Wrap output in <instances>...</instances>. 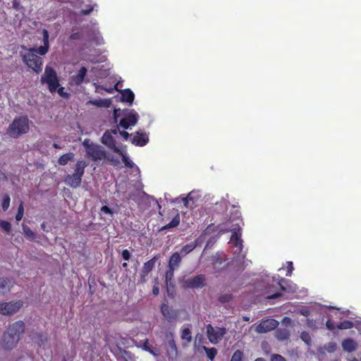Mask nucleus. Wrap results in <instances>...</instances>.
<instances>
[{"label":"nucleus","instance_id":"obj_1","mask_svg":"<svg viewBox=\"0 0 361 361\" xmlns=\"http://www.w3.org/2000/svg\"><path fill=\"white\" fill-rule=\"evenodd\" d=\"M25 326L23 321H17L11 324L3 334L1 346L5 350L14 348L19 342L21 335L25 332Z\"/></svg>","mask_w":361,"mask_h":361},{"label":"nucleus","instance_id":"obj_2","mask_svg":"<svg viewBox=\"0 0 361 361\" xmlns=\"http://www.w3.org/2000/svg\"><path fill=\"white\" fill-rule=\"evenodd\" d=\"M30 130L29 119L26 116L16 117L9 125L6 133L11 137L18 138L22 135L26 134Z\"/></svg>","mask_w":361,"mask_h":361},{"label":"nucleus","instance_id":"obj_3","mask_svg":"<svg viewBox=\"0 0 361 361\" xmlns=\"http://www.w3.org/2000/svg\"><path fill=\"white\" fill-rule=\"evenodd\" d=\"M87 165V163L85 160L77 161L75 165L73 173L68 174L65 176V183L72 188H78L82 183V178L85 173V169Z\"/></svg>","mask_w":361,"mask_h":361},{"label":"nucleus","instance_id":"obj_4","mask_svg":"<svg viewBox=\"0 0 361 361\" xmlns=\"http://www.w3.org/2000/svg\"><path fill=\"white\" fill-rule=\"evenodd\" d=\"M42 84H47L50 92H56L59 87V79L56 71L51 66H47L44 68V74L40 80Z\"/></svg>","mask_w":361,"mask_h":361},{"label":"nucleus","instance_id":"obj_5","mask_svg":"<svg viewBox=\"0 0 361 361\" xmlns=\"http://www.w3.org/2000/svg\"><path fill=\"white\" fill-rule=\"evenodd\" d=\"M23 48L26 50L27 49L25 47ZM38 51H31L28 49V52L23 55V61L31 69L33 70L36 73H39L42 71V59L41 57L37 55Z\"/></svg>","mask_w":361,"mask_h":361},{"label":"nucleus","instance_id":"obj_6","mask_svg":"<svg viewBox=\"0 0 361 361\" xmlns=\"http://www.w3.org/2000/svg\"><path fill=\"white\" fill-rule=\"evenodd\" d=\"M226 331L225 328H214L211 324L207 326V334L209 341L212 343H218L225 335Z\"/></svg>","mask_w":361,"mask_h":361},{"label":"nucleus","instance_id":"obj_7","mask_svg":"<svg viewBox=\"0 0 361 361\" xmlns=\"http://www.w3.org/2000/svg\"><path fill=\"white\" fill-rule=\"evenodd\" d=\"M23 306L20 300L9 302L0 303V314L3 315H12L16 313Z\"/></svg>","mask_w":361,"mask_h":361},{"label":"nucleus","instance_id":"obj_8","mask_svg":"<svg viewBox=\"0 0 361 361\" xmlns=\"http://www.w3.org/2000/svg\"><path fill=\"white\" fill-rule=\"evenodd\" d=\"M205 276L203 274H199L191 277L185 281V286L188 288H199L205 286Z\"/></svg>","mask_w":361,"mask_h":361},{"label":"nucleus","instance_id":"obj_9","mask_svg":"<svg viewBox=\"0 0 361 361\" xmlns=\"http://www.w3.org/2000/svg\"><path fill=\"white\" fill-rule=\"evenodd\" d=\"M278 325L279 322L274 319H266L256 327V331L259 334L267 333L275 329Z\"/></svg>","mask_w":361,"mask_h":361},{"label":"nucleus","instance_id":"obj_10","mask_svg":"<svg viewBox=\"0 0 361 361\" xmlns=\"http://www.w3.org/2000/svg\"><path fill=\"white\" fill-rule=\"evenodd\" d=\"M160 255H157L153 257L152 259L144 263L143 267L141 270L140 274V281L142 282H145V277L149 274V273L154 269L156 262L159 259Z\"/></svg>","mask_w":361,"mask_h":361},{"label":"nucleus","instance_id":"obj_11","mask_svg":"<svg viewBox=\"0 0 361 361\" xmlns=\"http://www.w3.org/2000/svg\"><path fill=\"white\" fill-rule=\"evenodd\" d=\"M42 41H43V45L38 47V48H30L31 51H38V54L41 56L45 55L49 49V32L44 29L42 30Z\"/></svg>","mask_w":361,"mask_h":361},{"label":"nucleus","instance_id":"obj_12","mask_svg":"<svg viewBox=\"0 0 361 361\" xmlns=\"http://www.w3.org/2000/svg\"><path fill=\"white\" fill-rule=\"evenodd\" d=\"M102 142L106 145L110 149H111L115 153H120L121 149L116 147V141L111 133H109V130H106L102 137Z\"/></svg>","mask_w":361,"mask_h":361},{"label":"nucleus","instance_id":"obj_13","mask_svg":"<svg viewBox=\"0 0 361 361\" xmlns=\"http://www.w3.org/2000/svg\"><path fill=\"white\" fill-rule=\"evenodd\" d=\"M86 152L95 161L102 160L106 157L105 151L97 145H93Z\"/></svg>","mask_w":361,"mask_h":361},{"label":"nucleus","instance_id":"obj_14","mask_svg":"<svg viewBox=\"0 0 361 361\" xmlns=\"http://www.w3.org/2000/svg\"><path fill=\"white\" fill-rule=\"evenodd\" d=\"M137 119L138 115L137 113L131 112L121 119L119 126L124 129H128L130 126L135 125L137 122Z\"/></svg>","mask_w":361,"mask_h":361},{"label":"nucleus","instance_id":"obj_15","mask_svg":"<svg viewBox=\"0 0 361 361\" xmlns=\"http://www.w3.org/2000/svg\"><path fill=\"white\" fill-rule=\"evenodd\" d=\"M160 310L164 318L169 322H172L177 319V312L171 309L167 304L162 303L160 307Z\"/></svg>","mask_w":361,"mask_h":361},{"label":"nucleus","instance_id":"obj_16","mask_svg":"<svg viewBox=\"0 0 361 361\" xmlns=\"http://www.w3.org/2000/svg\"><path fill=\"white\" fill-rule=\"evenodd\" d=\"M166 338L169 339L168 343L166 344V352L167 354L171 355L176 356L178 354V349L176 346V341L174 340V336L172 332H169L166 334Z\"/></svg>","mask_w":361,"mask_h":361},{"label":"nucleus","instance_id":"obj_17","mask_svg":"<svg viewBox=\"0 0 361 361\" xmlns=\"http://www.w3.org/2000/svg\"><path fill=\"white\" fill-rule=\"evenodd\" d=\"M87 73V69L84 66L81 67L76 74L71 77V83L75 85H81L85 81Z\"/></svg>","mask_w":361,"mask_h":361},{"label":"nucleus","instance_id":"obj_18","mask_svg":"<svg viewBox=\"0 0 361 361\" xmlns=\"http://www.w3.org/2000/svg\"><path fill=\"white\" fill-rule=\"evenodd\" d=\"M131 142L136 146L143 147L149 142V137L146 133L137 131L134 134Z\"/></svg>","mask_w":361,"mask_h":361},{"label":"nucleus","instance_id":"obj_19","mask_svg":"<svg viewBox=\"0 0 361 361\" xmlns=\"http://www.w3.org/2000/svg\"><path fill=\"white\" fill-rule=\"evenodd\" d=\"M202 243V240L201 237L197 238V239L195 240V241L183 246L182 248L180 249V254L182 255V256L187 255L188 254L190 253L192 250H194L197 246L200 245Z\"/></svg>","mask_w":361,"mask_h":361},{"label":"nucleus","instance_id":"obj_20","mask_svg":"<svg viewBox=\"0 0 361 361\" xmlns=\"http://www.w3.org/2000/svg\"><path fill=\"white\" fill-rule=\"evenodd\" d=\"M343 350L348 353H352L357 348L356 342L352 338H345L342 341L341 343Z\"/></svg>","mask_w":361,"mask_h":361},{"label":"nucleus","instance_id":"obj_21","mask_svg":"<svg viewBox=\"0 0 361 361\" xmlns=\"http://www.w3.org/2000/svg\"><path fill=\"white\" fill-rule=\"evenodd\" d=\"M182 259L180 257V254L178 252H173L169 260V267H172L173 269H177L179 267L181 263Z\"/></svg>","mask_w":361,"mask_h":361},{"label":"nucleus","instance_id":"obj_22","mask_svg":"<svg viewBox=\"0 0 361 361\" xmlns=\"http://www.w3.org/2000/svg\"><path fill=\"white\" fill-rule=\"evenodd\" d=\"M135 99V94L130 89H126L121 92V101L123 102H128L130 104L133 102Z\"/></svg>","mask_w":361,"mask_h":361},{"label":"nucleus","instance_id":"obj_23","mask_svg":"<svg viewBox=\"0 0 361 361\" xmlns=\"http://www.w3.org/2000/svg\"><path fill=\"white\" fill-rule=\"evenodd\" d=\"M180 224V214L177 213L172 220L166 225L162 226L160 231H165L169 228H176Z\"/></svg>","mask_w":361,"mask_h":361},{"label":"nucleus","instance_id":"obj_24","mask_svg":"<svg viewBox=\"0 0 361 361\" xmlns=\"http://www.w3.org/2000/svg\"><path fill=\"white\" fill-rule=\"evenodd\" d=\"M75 154L73 152H68L63 154L58 159V164L60 166H65L69 161H73L74 159Z\"/></svg>","mask_w":361,"mask_h":361},{"label":"nucleus","instance_id":"obj_25","mask_svg":"<svg viewBox=\"0 0 361 361\" xmlns=\"http://www.w3.org/2000/svg\"><path fill=\"white\" fill-rule=\"evenodd\" d=\"M11 289V281L7 278L0 277V293H6Z\"/></svg>","mask_w":361,"mask_h":361},{"label":"nucleus","instance_id":"obj_26","mask_svg":"<svg viewBox=\"0 0 361 361\" xmlns=\"http://www.w3.org/2000/svg\"><path fill=\"white\" fill-rule=\"evenodd\" d=\"M226 262V259L220 257L219 255H216L212 257V265L215 272H219L221 270L219 267L223 263Z\"/></svg>","mask_w":361,"mask_h":361},{"label":"nucleus","instance_id":"obj_27","mask_svg":"<svg viewBox=\"0 0 361 361\" xmlns=\"http://www.w3.org/2000/svg\"><path fill=\"white\" fill-rule=\"evenodd\" d=\"M276 336L279 341L288 340L290 337V332L286 329H278L276 331Z\"/></svg>","mask_w":361,"mask_h":361},{"label":"nucleus","instance_id":"obj_28","mask_svg":"<svg viewBox=\"0 0 361 361\" xmlns=\"http://www.w3.org/2000/svg\"><path fill=\"white\" fill-rule=\"evenodd\" d=\"M231 240L234 244V245L240 250V251L243 249V240L240 238V234L238 233L237 232H233L232 233Z\"/></svg>","mask_w":361,"mask_h":361},{"label":"nucleus","instance_id":"obj_29","mask_svg":"<svg viewBox=\"0 0 361 361\" xmlns=\"http://www.w3.org/2000/svg\"><path fill=\"white\" fill-rule=\"evenodd\" d=\"M180 338L182 340L186 341L188 343H190L192 341V332L190 329L188 327L184 328L182 330Z\"/></svg>","mask_w":361,"mask_h":361},{"label":"nucleus","instance_id":"obj_30","mask_svg":"<svg viewBox=\"0 0 361 361\" xmlns=\"http://www.w3.org/2000/svg\"><path fill=\"white\" fill-rule=\"evenodd\" d=\"M175 270H176V269L168 267V269L165 274V282L167 286L171 284V282L173 281V277H174V271Z\"/></svg>","mask_w":361,"mask_h":361},{"label":"nucleus","instance_id":"obj_31","mask_svg":"<svg viewBox=\"0 0 361 361\" xmlns=\"http://www.w3.org/2000/svg\"><path fill=\"white\" fill-rule=\"evenodd\" d=\"M119 154L121 158L122 161L124 163L125 166L128 168H133L134 166V163L126 156V154L121 149L120 153H117Z\"/></svg>","mask_w":361,"mask_h":361},{"label":"nucleus","instance_id":"obj_32","mask_svg":"<svg viewBox=\"0 0 361 361\" xmlns=\"http://www.w3.org/2000/svg\"><path fill=\"white\" fill-rule=\"evenodd\" d=\"M353 326H354L353 322L350 320H345L342 322H340L337 325V328L338 329H352Z\"/></svg>","mask_w":361,"mask_h":361},{"label":"nucleus","instance_id":"obj_33","mask_svg":"<svg viewBox=\"0 0 361 361\" xmlns=\"http://www.w3.org/2000/svg\"><path fill=\"white\" fill-rule=\"evenodd\" d=\"M204 349L206 352L207 357L209 360H213L217 354V350L215 348H209L206 347H204Z\"/></svg>","mask_w":361,"mask_h":361},{"label":"nucleus","instance_id":"obj_34","mask_svg":"<svg viewBox=\"0 0 361 361\" xmlns=\"http://www.w3.org/2000/svg\"><path fill=\"white\" fill-rule=\"evenodd\" d=\"M10 202H11L10 196L8 194H5L3 196L2 202H1V207L4 212H6L8 209V207L10 206Z\"/></svg>","mask_w":361,"mask_h":361},{"label":"nucleus","instance_id":"obj_35","mask_svg":"<svg viewBox=\"0 0 361 361\" xmlns=\"http://www.w3.org/2000/svg\"><path fill=\"white\" fill-rule=\"evenodd\" d=\"M243 353L240 350H235L231 359V361H243Z\"/></svg>","mask_w":361,"mask_h":361},{"label":"nucleus","instance_id":"obj_36","mask_svg":"<svg viewBox=\"0 0 361 361\" xmlns=\"http://www.w3.org/2000/svg\"><path fill=\"white\" fill-rule=\"evenodd\" d=\"M0 227L7 233L11 231V225L7 221L0 220Z\"/></svg>","mask_w":361,"mask_h":361},{"label":"nucleus","instance_id":"obj_37","mask_svg":"<svg viewBox=\"0 0 361 361\" xmlns=\"http://www.w3.org/2000/svg\"><path fill=\"white\" fill-rule=\"evenodd\" d=\"M24 215V207L23 202H20V204L18 206V212L16 215V219L17 221H20Z\"/></svg>","mask_w":361,"mask_h":361},{"label":"nucleus","instance_id":"obj_38","mask_svg":"<svg viewBox=\"0 0 361 361\" xmlns=\"http://www.w3.org/2000/svg\"><path fill=\"white\" fill-rule=\"evenodd\" d=\"M233 299V295L230 293L224 294L219 296V302L221 303L228 302Z\"/></svg>","mask_w":361,"mask_h":361},{"label":"nucleus","instance_id":"obj_39","mask_svg":"<svg viewBox=\"0 0 361 361\" xmlns=\"http://www.w3.org/2000/svg\"><path fill=\"white\" fill-rule=\"evenodd\" d=\"M25 235L29 239H33L35 236V233L27 226H23Z\"/></svg>","mask_w":361,"mask_h":361},{"label":"nucleus","instance_id":"obj_40","mask_svg":"<svg viewBox=\"0 0 361 361\" xmlns=\"http://www.w3.org/2000/svg\"><path fill=\"white\" fill-rule=\"evenodd\" d=\"M58 94L63 98H65V99H68L70 96V94L66 92H64V87H58L57 90H56Z\"/></svg>","mask_w":361,"mask_h":361},{"label":"nucleus","instance_id":"obj_41","mask_svg":"<svg viewBox=\"0 0 361 361\" xmlns=\"http://www.w3.org/2000/svg\"><path fill=\"white\" fill-rule=\"evenodd\" d=\"M121 255H122L123 259L126 261H128L131 257L130 252L127 249L123 250L122 251Z\"/></svg>","mask_w":361,"mask_h":361},{"label":"nucleus","instance_id":"obj_42","mask_svg":"<svg viewBox=\"0 0 361 361\" xmlns=\"http://www.w3.org/2000/svg\"><path fill=\"white\" fill-rule=\"evenodd\" d=\"M94 144L91 142V140L90 139H85L82 142V145L85 147L86 152L89 150V149Z\"/></svg>","mask_w":361,"mask_h":361},{"label":"nucleus","instance_id":"obj_43","mask_svg":"<svg viewBox=\"0 0 361 361\" xmlns=\"http://www.w3.org/2000/svg\"><path fill=\"white\" fill-rule=\"evenodd\" d=\"M300 337L306 343H309L311 340L309 334L305 331L301 333Z\"/></svg>","mask_w":361,"mask_h":361},{"label":"nucleus","instance_id":"obj_44","mask_svg":"<svg viewBox=\"0 0 361 361\" xmlns=\"http://www.w3.org/2000/svg\"><path fill=\"white\" fill-rule=\"evenodd\" d=\"M288 267H287V273L286 274V276H290L292 274V272L294 269L293 262H288Z\"/></svg>","mask_w":361,"mask_h":361},{"label":"nucleus","instance_id":"obj_45","mask_svg":"<svg viewBox=\"0 0 361 361\" xmlns=\"http://www.w3.org/2000/svg\"><path fill=\"white\" fill-rule=\"evenodd\" d=\"M271 361H286V359L279 354H274L271 357Z\"/></svg>","mask_w":361,"mask_h":361},{"label":"nucleus","instance_id":"obj_46","mask_svg":"<svg viewBox=\"0 0 361 361\" xmlns=\"http://www.w3.org/2000/svg\"><path fill=\"white\" fill-rule=\"evenodd\" d=\"M288 281L285 279H281L279 282V285L281 287V289L282 290H284V291H286L288 290L287 288L285 286V284H287L288 283Z\"/></svg>","mask_w":361,"mask_h":361},{"label":"nucleus","instance_id":"obj_47","mask_svg":"<svg viewBox=\"0 0 361 361\" xmlns=\"http://www.w3.org/2000/svg\"><path fill=\"white\" fill-rule=\"evenodd\" d=\"M326 326L330 331H333V330H334L336 329L334 323L331 320H330V319L326 321Z\"/></svg>","mask_w":361,"mask_h":361},{"label":"nucleus","instance_id":"obj_48","mask_svg":"<svg viewBox=\"0 0 361 361\" xmlns=\"http://www.w3.org/2000/svg\"><path fill=\"white\" fill-rule=\"evenodd\" d=\"M101 211L104 214H109L113 215L114 212L108 206H102L101 208Z\"/></svg>","mask_w":361,"mask_h":361},{"label":"nucleus","instance_id":"obj_49","mask_svg":"<svg viewBox=\"0 0 361 361\" xmlns=\"http://www.w3.org/2000/svg\"><path fill=\"white\" fill-rule=\"evenodd\" d=\"M99 106H108L109 102L106 100H99L94 102Z\"/></svg>","mask_w":361,"mask_h":361},{"label":"nucleus","instance_id":"obj_50","mask_svg":"<svg viewBox=\"0 0 361 361\" xmlns=\"http://www.w3.org/2000/svg\"><path fill=\"white\" fill-rule=\"evenodd\" d=\"M81 37H82L81 33L74 32L70 35V39H73V40H77V39H80L81 38Z\"/></svg>","mask_w":361,"mask_h":361},{"label":"nucleus","instance_id":"obj_51","mask_svg":"<svg viewBox=\"0 0 361 361\" xmlns=\"http://www.w3.org/2000/svg\"><path fill=\"white\" fill-rule=\"evenodd\" d=\"M281 296H282V293H276L274 294H272V295L267 296V298L269 299V300H273V299L278 298H279Z\"/></svg>","mask_w":361,"mask_h":361},{"label":"nucleus","instance_id":"obj_52","mask_svg":"<svg viewBox=\"0 0 361 361\" xmlns=\"http://www.w3.org/2000/svg\"><path fill=\"white\" fill-rule=\"evenodd\" d=\"M336 347V343H329V345H328L327 350H328L329 352H333V351L335 350Z\"/></svg>","mask_w":361,"mask_h":361},{"label":"nucleus","instance_id":"obj_53","mask_svg":"<svg viewBox=\"0 0 361 361\" xmlns=\"http://www.w3.org/2000/svg\"><path fill=\"white\" fill-rule=\"evenodd\" d=\"M92 10H93L92 7H91L90 8H88V9H82L80 11V13L83 16H86V15L90 14L92 11Z\"/></svg>","mask_w":361,"mask_h":361},{"label":"nucleus","instance_id":"obj_54","mask_svg":"<svg viewBox=\"0 0 361 361\" xmlns=\"http://www.w3.org/2000/svg\"><path fill=\"white\" fill-rule=\"evenodd\" d=\"M119 133L125 140H128L130 137V134L126 131H119Z\"/></svg>","mask_w":361,"mask_h":361},{"label":"nucleus","instance_id":"obj_55","mask_svg":"<svg viewBox=\"0 0 361 361\" xmlns=\"http://www.w3.org/2000/svg\"><path fill=\"white\" fill-rule=\"evenodd\" d=\"M152 293L154 295H157L159 293V288L158 286H154L152 288Z\"/></svg>","mask_w":361,"mask_h":361},{"label":"nucleus","instance_id":"obj_56","mask_svg":"<svg viewBox=\"0 0 361 361\" xmlns=\"http://www.w3.org/2000/svg\"><path fill=\"white\" fill-rule=\"evenodd\" d=\"M144 347L145 350H149L150 353H152V351L150 349V345H149L148 341L146 340L145 343H144Z\"/></svg>","mask_w":361,"mask_h":361},{"label":"nucleus","instance_id":"obj_57","mask_svg":"<svg viewBox=\"0 0 361 361\" xmlns=\"http://www.w3.org/2000/svg\"><path fill=\"white\" fill-rule=\"evenodd\" d=\"M300 314L305 317H307L310 315V311L307 310H302Z\"/></svg>","mask_w":361,"mask_h":361},{"label":"nucleus","instance_id":"obj_58","mask_svg":"<svg viewBox=\"0 0 361 361\" xmlns=\"http://www.w3.org/2000/svg\"><path fill=\"white\" fill-rule=\"evenodd\" d=\"M118 132V127L117 126L115 129H111L109 133L112 135H116Z\"/></svg>","mask_w":361,"mask_h":361},{"label":"nucleus","instance_id":"obj_59","mask_svg":"<svg viewBox=\"0 0 361 361\" xmlns=\"http://www.w3.org/2000/svg\"><path fill=\"white\" fill-rule=\"evenodd\" d=\"M109 160H110L111 162H112L114 164V166H117L120 163L118 160L114 159V158H111Z\"/></svg>","mask_w":361,"mask_h":361},{"label":"nucleus","instance_id":"obj_60","mask_svg":"<svg viewBox=\"0 0 361 361\" xmlns=\"http://www.w3.org/2000/svg\"><path fill=\"white\" fill-rule=\"evenodd\" d=\"M182 200L184 202L185 206H188V197H184L182 198Z\"/></svg>","mask_w":361,"mask_h":361},{"label":"nucleus","instance_id":"obj_61","mask_svg":"<svg viewBox=\"0 0 361 361\" xmlns=\"http://www.w3.org/2000/svg\"><path fill=\"white\" fill-rule=\"evenodd\" d=\"M118 111H119V109H118V110L115 109V110H114V118H115L116 120V118H117V117H118Z\"/></svg>","mask_w":361,"mask_h":361},{"label":"nucleus","instance_id":"obj_62","mask_svg":"<svg viewBox=\"0 0 361 361\" xmlns=\"http://www.w3.org/2000/svg\"><path fill=\"white\" fill-rule=\"evenodd\" d=\"M53 147H54V148H55V149H61V147L59 146V144H57V143H56V142H54V143L53 144Z\"/></svg>","mask_w":361,"mask_h":361},{"label":"nucleus","instance_id":"obj_63","mask_svg":"<svg viewBox=\"0 0 361 361\" xmlns=\"http://www.w3.org/2000/svg\"><path fill=\"white\" fill-rule=\"evenodd\" d=\"M255 361H266V360L262 357H258Z\"/></svg>","mask_w":361,"mask_h":361},{"label":"nucleus","instance_id":"obj_64","mask_svg":"<svg viewBox=\"0 0 361 361\" xmlns=\"http://www.w3.org/2000/svg\"><path fill=\"white\" fill-rule=\"evenodd\" d=\"M122 267H123V268H126V267H128V264H127L126 262H123V263L122 264Z\"/></svg>","mask_w":361,"mask_h":361}]
</instances>
